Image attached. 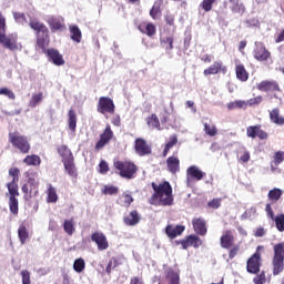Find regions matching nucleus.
I'll return each instance as SVG.
<instances>
[{"label": "nucleus", "instance_id": "obj_1", "mask_svg": "<svg viewBox=\"0 0 284 284\" xmlns=\"http://www.w3.org/2000/svg\"><path fill=\"white\" fill-rule=\"evenodd\" d=\"M151 187L154 193L149 199L150 205H162L163 207L174 205V195L170 182L164 181L160 184L152 182Z\"/></svg>", "mask_w": 284, "mask_h": 284}, {"label": "nucleus", "instance_id": "obj_2", "mask_svg": "<svg viewBox=\"0 0 284 284\" xmlns=\"http://www.w3.org/2000/svg\"><path fill=\"white\" fill-rule=\"evenodd\" d=\"M8 141L14 150L20 152V154H30L32 145L28 136L19 133V131L9 132Z\"/></svg>", "mask_w": 284, "mask_h": 284}, {"label": "nucleus", "instance_id": "obj_3", "mask_svg": "<svg viewBox=\"0 0 284 284\" xmlns=\"http://www.w3.org/2000/svg\"><path fill=\"white\" fill-rule=\"evenodd\" d=\"M113 166L118 171L119 176L121 179H126L128 181L135 179L136 173L139 172V166L134 164L132 161H115Z\"/></svg>", "mask_w": 284, "mask_h": 284}, {"label": "nucleus", "instance_id": "obj_4", "mask_svg": "<svg viewBox=\"0 0 284 284\" xmlns=\"http://www.w3.org/2000/svg\"><path fill=\"white\" fill-rule=\"evenodd\" d=\"M273 276H278L284 272V242H280L273 246Z\"/></svg>", "mask_w": 284, "mask_h": 284}, {"label": "nucleus", "instance_id": "obj_5", "mask_svg": "<svg viewBox=\"0 0 284 284\" xmlns=\"http://www.w3.org/2000/svg\"><path fill=\"white\" fill-rule=\"evenodd\" d=\"M19 182L11 181L7 184L9 192V210L13 216H19Z\"/></svg>", "mask_w": 284, "mask_h": 284}, {"label": "nucleus", "instance_id": "obj_6", "mask_svg": "<svg viewBox=\"0 0 284 284\" xmlns=\"http://www.w3.org/2000/svg\"><path fill=\"white\" fill-rule=\"evenodd\" d=\"M0 43L10 52H19L23 50V44L19 42V33L13 32L6 36V33L0 38Z\"/></svg>", "mask_w": 284, "mask_h": 284}, {"label": "nucleus", "instance_id": "obj_7", "mask_svg": "<svg viewBox=\"0 0 284 284\" xmlns=\"http://www.w3.org/2000/svg\"><path fill=\"white\" fill-rule=\"evenodd\" d=\"M265 250V246L258 245L256 252L246 262V272L248 274H258L261 272V266L263 265V260L261 258V252Z\"/></svg>", "mask_w": 284, "mask_h": 284}, {"label": "nucleus", "instance_id": "obj_8", "mask_svg": "<svg viewBox=\"0 0 284 284\" xmlns=\"http://www.w3.org/2000/svg\"><path fill=\"white\" fill-rule=\"evenodd\" d=\"M97 112L103 114L105 119H108V114H114V112H116L114 100L110 97H100L97 104Z\"/></svg>", "mask_w": 284, "mask_h": 284}, {"label": "nucleus", "instance_id": "obj_9", "mask_svg": "<svg viewBox=\"0 0 284 284\" xmlns=\"http://www.w3.org/2000/svg\"><path fill=\"white\" fill-rule=\"evenodd\" d=\"M256 89L260 92H265L270 95V99H278L276 92H281V84H278L275 80H263L257 83Z\"/></svg>", "mask_w": 284, "mask_h": 284}, {"label": "nucleus", "instance_id": "obj_10", "mask_svg": "<svg viewBox=\"0 0 284 284\" xmlns=\"http://www.w3.org/2000/svg\"><path fill=\"white\" fill-rule=\"evenodd\" d=\"M22 192L26 199L39 196V181L34 178H29L28 182L22 186Z\"/></svg>", "mask_w": 284, "mask_h": 284}, {"label": "nucleus", "instance_id": "obj_11", "mask_svg": "<svg viewBox=\"0 0 284 284\" xmlns=\"http://www.w3.org/2000/svg\"><path fill=\"white\" fill-rule=\"evenodd\" d=\"M246 136L248 139H258L260 141H267L270 139V134L262 129L261 124L247 126Z\"/></svg>", "mask_w": 284, "mask_h": 284}, {"label": "nucleus", "instance_id": "obj_12", "mask_svg": "<svg viewBox=\"0 0 284 284\" xmlns=\"http://www.w3.org/2000/svg\"><path fill=\"white\" fill-rule=\"evenodd\" d=\"M112 139H114V131H112V126H110V124H106L105 129L100 134V140L95 143L97 152L103 150L104 145H108Z\"/></svg>", "mask_w": 284, "mask_h": 284}, {"label": "nucleus", "instance_id": "obj_13", "mask_svg": "<svg viewBox=\"0 0 284 284\" xmlns=\"http://www.w3.org/2000/svg\"><path fill=\"white\" fill-rule=\"evenodd\" d=\"M91 241L95 243L99 252H105L110 247V242H108V236L103 232L95 231L91 234Z\"/></svg>", "mask_w": 284, "mask_h": 284}, {"label": "nucleus", "instance_id": "obj_14", "mask_svg": "<svg viewBox=\"0 0 284 284\" xmlns=\"http://www.w3.org/2000/svg\"><path fill=\"white\" fill-rule=\"evenodd\" d=\"M134 150L139 156H148L152 154V145H150L143 138L135 139Z\"/></svg>", "mask_w": 284, "mask_h": 284}, {"label": "nucleus", "instance_id": "obj_15", "mask_svg": "<svg viewBox=\"0 0 284 284\" xmlns=\"http://www.w3.org/2000/svg\"><path fill=\"white\" fill-rule=\"evenodd\" d=\"M207 176L199 166L191 165L186 169V183L190 185L192 181H203V178Z\"/></svg>", "mask_w": 284, "mask_h": 284}, {"label": "nucleus", "instance_id": "obj_16", "mask_svg": "<svg viewBox=\"0 0 284 284\" xmlns=\"http://www.w3.org/2000/svg\"><path fill=\"white\" fill-rule=\"evenodd\" d=\"M48 61L53 63V65H65V60L63 59V54L59 52L57 49H42Z\"/></svg>", "mask_w": 284, "mask_h": 284}, {"label": "nucleus", "instance_id": "obj_17", "mask_svg": "<svg viewBox=\"0 0 284 284\" xmlns=\"http://www.w3.org/2000/svg\"><path fill=\"white\" fill-rule=\"evenodd\" d=\"M265 212L267 216H270V219L274 221L276 230H278L280 232H284V214L281 213V214L274 215V210H272V204H266Z\"/></svg>", "mask_w": 284, "mask_h": 284}, {"label": "nucleus", "instance_id": "obj_18", "mask_svg": "<svg viewBox=\"0 0 284 284\" xmlns=\"http://www.w3.org/2000/svg\"><path fill=\"white\" fill-rule=\"evenodd\" d=\"M253 57L256 61L263 62L272 59V52L265 48V44L260 43L255 47L253 51Z\"/></svg>", "mask_w": 284, "mask_h": 284}, {"label": "nucleus", "instance_id": "obj_19", "mask_svg": "<svg viewBox=\"0 0 284 284\" xmlns=\"http://www.w3.org/2000/svg\"><path fill=\"white\" fill-rule=\"evenodd\" d=\"M235 241L236 237L234 236V232H232V230H226L220 237V245L223 250H230L231 247H234Z\"/></svg>", "mask_w": 284, "mask_h": 284}, {"label": "nucleus", "instance_id": "obj_20", "mask_svg": "<svg viewBox=\"0 0 284 284\" xmlns=\"http://www.w3.org/2000/svg\"><path fill=\"white\" fill-rule=\"evenodd\" d=\"M192 225L195 234L199 236H205L207 234V222L203 217H194Z\"/></svg>", "mask_w": 284, "mask_h": 284}, {"label": "nucleus", "instance_id": "obj_21", "mask_svg": "<svg viewBox=\"0 0 284 284\" xmlns=\"http://www.w3.org/2000/svg\"><path fill=\"white\" fill-rule=\"evenodd\" d=\"M37 37V45L40 50H45L48 45H50V30L44 28V30L39 31Z\"/></svg>", "mask_w": 284, "mask_h": 284}, {"label": "nucleus", "instance_id": "obj_22", "mask_svg": "<svg viewBox=\"0 0 284 284\" xmlns=\"http://www.w3.org/2000/svg\"><path fill=\"white\" fill-rule=\"evenodd\" d=\"M220 72L225 74V72H227V67L223 65V62L221 61H215L203 71V74L204 77H211V74H220Z\"/></svg>", "mask_w": 284, "mask_h": 284}, {"label": "nucleus", "instance_id": "obj_23", "mask_svg": "<svg viewBox=\"0 0 284 284\" xmlns=\"http://www.w3.org/2000/svg\"><path fill=\"white\" fill-rule=\"evenodd\" d=\"M166 169L171 174L181 172V160L176 155H171L166 159Z\"/></svg>", "mask_w": 284, "mask_h": 284}, {"label": "nucleus", "instance_id": "obj_24", "mask_svg": "<svg viewBox=\"0 0 284 284\" xmlns=\"http://www.w3.org/2000/svg\"><path fill=\"white\" fill-rule=\"evenodd\" d=\"M181 245L183 250H187V247H201L203 245V241L199 235H189L185 240L181 241Z\"/></svg>", "mask_w": 284, "mask_h": 284}, {"label": "nucleus", "instance_id": "obj_25", "mask_svg": "<svg viewBox=\"0 0 284 284\" xmlns=\"http://www.w3.org/2000/svg\"><path fill=\"white\" fill-rule=\"evenodd\" d=\"M123 223L126 224L129 227H134V225H139V223H141V215L139 214V211H131L128 215L123 217Z\"/></svg>", "mask_w": 284, "mask_h": 284}, {"label": "nucleus", "instance_id": "obj_26", "mask_svg": "<svg viewBox=\"0 0 284 284\" xmlns=\"http://www.w3.org/2000/svg\"><path fill=\"white\" fill-rule=\"evenodd\" d=\"M229 8L233 14H239V17H243L245 14L246 8L241 0H229Z\"/></svg>", "mask_w": 284, "mask_h": 284}, {"label": "nucleus", "instance_id": "obj_27", "mask_svg": "<svg viewBox=\"0 0 284 284\" xmlns=\"http://www.w3.org/2000/svg\"><path fill=\"white\" fill-rule=\"evenodd\" d=\"M182 232H185V226L183 225L173 226L172 224H169L165 227V233L169 239H176V236H181Z\"/></svg>", "mask_w": 284, "mask_h": 284}, {"label": "nucleus", "instance_id": "obj_28", "mask_svg": "<svg viewBox=\"0 0 284 284\" xmlns=\"http://www.w3.org/2000/svg\"><path fill=\"white\" fill-rule=\"evenodd\" d=\"M58 154L62 159V163H65L68 161H72L74 159V154H72V151L68 148V145L62 144L58 146Z\"/></svg>", "mask_w": 284, "mask_h": 284}, {"label": "nucleus", "instance_id": "obj_29", "mask_svg": "<svg viewBox=\"0 0 284 284\" xmlns=\"http://www.w3.org/2000/svg\"><path fill=\"white\" fill-rule=\"evenodd\" d=\"M48 24L51 29V32L62 31L65 28V23H63V19L51 17L48 20Z\"/></svg>", "mask_w": 284, "mask_h": 284}, {"label": "nucleus", "instance_id": "obj_30", "mask_svg": "<svg viewBox=\"0 0 284 284\" xmlns=\"http://www.w3.org/2000/svg\"><path fill=\"white\" fill-rule=\"evenodd\" d=\"M62 163L64 165V172H67V174L71 176V179H77V176H79V172L77 171V164L74 163V159L69 160L67 162H62Z\"/></svg>", "mask_w": 284, "mask_h": 284}, {"label": "nucleus", "instance_id": "obj_31", "mask_svg": "<svg viewBox=\"0 0 284 284\" xmlns=\"http://www.w3.org/2000/svg\"><path fill=\"white\" fill-rule=\"evenodd\" d=\"M22 163L29 168H39V165H41V156L37 154L26 155V158L22 160Z\"/></svg>", "mask_w": 284, "mask_h": 284}, {"label": "nucleus", "instance_id": "obj_32", "mask_svg": "<svg viewBox=\"0 0 284 284\" xmlns=\"http://www.w3.org/2000/svg\"><path fill=\"white\" fill-rule=\"evenodd\" d=\"M270 120L271 123H274L275 125H284V118L281 116V109L274 108L270 111Z\"/></svg>", "mask_w": 284, "mask_h": 284}, {"label": "nucleus", "instance_id": "obj_33", "mask_svg": "<svg viewBox=\"0 0 284 284\" xmlns=\"http://www.w3.org/2000/svg\"><path fill=\"white\" fill-rule=\"evenodd\" d=\"M18 239L21 245H26L28 239H30V232L28 231V226L26 224H20L18 229Z\"/></svg>", "mask_w": 284, "mask_h": 284}, {"label": "nucleus", "instance_id": "obj_34", "mask_svg": "<svg viewBox=\"0 0 284 284\" xmlns=\"http://www.w3.org/2000/svg\"><path fill=\"white\" fill-rule=\"evenodd\" d=\"M179 143V135L176 134H172L169 138V142L165 144L163 151H162V156H168V154H170V150H172V148H174V145H178Z\"/></svg>", "mask_w": 284, "mask_h": 284}, {"label": "nucleus", "instance_id": "obj_35", "mask_svg": "<svg viewBox=\"0 0 284 284\" xmlns=\"http://www.w3.org/2000/svg\"><path fill=\"white\" fill-rule=\"evenodd\" d=\"M165 280L169 284H181V275L172 268H169L165 273Z\"/></svg>", "mask_w": 284, "mask_h": 284}, {"label": "nucleus", "instance_id": "obj_36", "mask_svg": "<svg viewBox=\"0 0 284 284\" xmlns=\"http://www.w3.org/2000/svg\"><path fill=\"white\" fill-rule=\"evenodd\" d=\"M146 125L151 128V130H159L161 131V121L156 113H153L146 118Z\"/></svg>", "mask_w": 284, "mask_h": 284}, {"label": "nucleus", "instance_id": "obj_37", "mask_svg": "<svg viewBox=\"0 0 284 284\" xmlns=\"http://www.w3.org/2000/svg\"><path fill=\"white\" fill-rule=\"evenodd\" d=\"M235 74H236V79H239V81L245 82V81H247V79H250V73L245 69V65H243V64H236Z\"/></svg>", "mask_w": 284, "mask_h": 284}, {"label": "nucleus", "instance_id": "obj_38", "mask_svg": "<svg viewBox=\"0 0 284 284\" xmlns=\"http://www.w3.org/2000/svg\"><path fill=\"white\" fill-rule=\"evenodd\" d=\"M139 30L142 34H146V37H154V34H156V26L152 22H149L145 26L140 24Z\"/></svg>", "mask_w": 284, "mask_h": 284}, {"label": "nucleus", "instance_id": "obj_39", "mask_svg": "<svg viewBox=\"0 0 284 284\" xmlns=\"http://www.w3.org/2000/svg\"><path fill=\"white\" fill-rule=\"evenodd\" d=\"M77 111H74L73 109H70L68 112V125H69V130L71 132H77Z\"/></svg>", "mask_w": 284, "mask_h": 284}, {"label": "nucleus", "instance_id": "obj_40", "mask_svg": "<svg viewBox=\"0 0 284 284\" xmlns=\"http://www.w3.org/2000/svg\"><path fill=\"white\" fill-rule=\"evenodd\" d=\"M57 201H59V194H57V189L52 184H48L47 203H57Z\"/></svg>", "mask_w": 284, "mask_h": 284}, {"label": "nucleus", "instance_id": "obj_41", "mask_svg": "<svg viewBox=\"0 0 284 284\" xmlns=\"http://www.w3.org/2000/svg\"><path fill=\"white\" fill-rule=\"evenodd\" d=\"M29 27L31 28V30L36 32V34L48 28L43 22L39 21V19L37 18L30 19Z\"/></svg>", "mask_w": 284, "mask_h": 284}, {"label": "nucleus", "instance_id": "obj_42", "mask_svg": "<svg viewBox=\"0 0 284 284\" xmlns=\"http://www.w3.org/2000/svg\"><path fill=\"white\" fill-rule=\"evenodd\" d=\"M69 30H70L72 41H74L75 43H81V39L83 38V34L81 33V29H79L78 26L73 24L69 28Z\"/></svg>", "mask_w": 284, "mask_h": 284}, {"label": "nucleus", "instance_id": "obj_43", "mask_svg": "<svg viewBox=\"0 0 284 284\" xmlns=\"http://www.w3.org/2000/svg\"><path fill=\"white\" fill-rule=\"evenodd\" d=\"M119 205L122 207H130L132 203H134V197H132L128 193H123L119 199H118Z\"/></svg>", "mask_w": 284, "mask_h": 284}, {"label": "nucleus", "instance_id": "obj_44", "mask_svg": "<svg viewBox=\"0 0 284 284\" xmlns=\"http://www.w3.org/2000/svg\"><path fill=\"white\" fill-rule=\"evenodd\" d=\"M63 230L68 236H72L77 229L74 227V217H71L70 220H65L63 223Z\"/></svg>", "mask_w": 284, "mask_h": 284}, {"label": "nucleus", "instance_id": "obj_45", "mask_svg": "<svg viewBox=\"0 0 284 284\" xmlns=\"http://www.w3.org/2000/svg\"><path fill=\"white\" fill-rule=\"evenodd\" d=\"M282 196H283V190L277 187H274L267 194L268 201H272V203H276V201H280Z\"/></svg>", "mask_w": 284, "mask_h": 284}, {"label": "nucleus", "instance_id": "obj_46", "mask_svg": "<svg viewBox=\"0 0 284 284\" xmlns=\"http://www.w3.org/2000/svg\"><path fill=\"white\" fill-rule=\"evenodd\" d=\"M42 101L43 92L34 93L29 101V108H37Z\"/></svg>", "mask_w": 284, "mask_h": 284}, {"label": "nucleus", "instance_id": "obj_47", "mask_svg": "<svg viewBox=\"0 0 284 284\" xmlns=\"http://www.w3.org/2000/svg\"><path fill=\"white\" fill-rule=\"evenodd\" d=\"M161 45H165V50H174V37L170 36L160 40Z\"/></svg>", "mask_w": 284, "mask_h": 284}, {"label": "nucleus", "instance_id": "obj_48", "mask_svg": "<svg viewBox=\"0 0 284 284\" xmlns=\"http://www.w3.org/2000/svg\"><path fill=\"white\" fill-rule=\"evenodd\" d=\"M73 270L78 274H81V272L85 270V260H83L82 257L77 258L73 263Z\"/></svg>", "mask_w": 284, "mask_h": 284}, {"label": "nucleus", "instance_id": "obj_49", "mask_svg": "<svg viewBox=\"0 0 284 284\" xmlns=\"http://www.w3.org/2000/svg\"><path fill=\"white\" fill-rule=\"evenodd\" d=\"M204 132L207 134V136H216L219 134V129H216V125L204 123Z\"/></svg>", "mask_w": 284, "mask_h": 284}, {"label": "nucleus", "instance_id": "obj_50", "mask_svg": "<svg viewBox=\"0 0 284 284\" xmlns=\"http://www.w3.org/2000/svg\"><path fill=\"white\" fill-rule=\"evenodd\" d=\"M8 30V22L6 19V16H3V12L0 11V38L3 37V34H6Z\"/></svg>", "mask_w": 284, "mask_h": 284}, {"label": "nucleus", "instance_id": "obj_51", "mask_svg": "<svg viewBox=\"0 0 284 284\" xmlns=\"http://www.w3.org/2000/svg\"><path fill=\"white\" fill-rule=\"evenodd\" d=\"M214 3H216V0H203L200 3V8H202L204 12H211L212 8H214Z\"/></svg>", "mask_w": 284, "mask_h": 284}, {"label": "nucleus", "instance_id": "obj_52", "mask_svg": "<svg viewBox=\"0 0 284 284\" xmlns=\"http://www.w3.org/2000/svg\"><path fill=\"white\" fill-rule=\"evenodd\" d=\"M161 14H162L161 4H155L151 8L150 10L151 19H154V20L160 19Z\"/></svg>", "mask_w": 284, "mask_h": 284}, {"label": "nucleus", "instance_id": "obj_53", "mask_svg": "<svg viewBox=\"0 0 284 284\" xmlns=\"http://www.w3.org/2000/svg\"><path fill=\"white\" fill-rule=\"evenodd\" d=\"M261 103H263V95H257L246 101V105L250 108H256V105H261Z\"/></svg>", "mask_w": 284, "mask_h": 284}, {"label": "nucleus", "instance_id": "obj_54", "mask_svg": "<svg viewBox=\"0 0 284 284\" xmlns=\"http://www.w3.org/2000/svg\"><path fill=\"white\" fill-rule=\"evenodd\" d=\"M102 193H104L105 195L112 196V195L119 194V187L114 185H105L102 190Z\"/></svg>", "mask_w": 284, "mask_h": 284}, {"label": "nucleus", "instance_id": "obj_55", "mask_svg": "<svg viewBox=\"0 0 284 284\" xmlns=\"http://www.w3.org/2000/svg\"><path fill=\"white\" fill-rule=\"evenodd\" d=\"M13 19H14V21H17L20 26H26V23H28V19L26 18V13L13 12Z\"/></svg>", "mask_w": 284, "mask_h": 284}, {"label": "nucleus", "instance_id": "obj_56", "mask_svg": "<svg viewBox=\"0 0 284 284\" xmlns=\"http://www.w3.org/2000/svg\"><path fill=\"white\" fill-rule=\"evenodd\" d=\"M221 203H223V199L216 197L207 203V207L211 210H219V207H221Z\"/></svg>", "mask_w": 284, "mask_h": 284}, {"label": "nucleus", "instance_id": "obj_57", "mask_svg": "<svg viewBox=\"0 0 284 284\" xmlns=\"http://www.w3.org/2000/svg\"><path fill=\"white\" fill-rule=\"evenodd\" d=\"M253 283H254V284H264V283H267V277L265 276V271H262L260 274H257V275L253 278Z\"/></svg>", "mask_w": 284, "mask_h": 284}, {"label": "nucleus", "instance_id": "obj_58", "mask_svg": "<svg viewBox=\"0 0 284 284\" xmlns=\"http://www.w3.org/2000/svg\"><path fill=\"white\" fill-rule=\"evenodd\" d=\"M0 94L3 97H8V99H11V101H14V99H17V95H14V92H12V90L8 88H1Z\"/></svg>", "mask_w": 284, "mask_h": 284}, {"label": "nucleus", "instance_id": "obj_59", "mask_svg": "<svg viewBox=\"0 0 284 284\" xmlns=\"http://www.w3.org/2000/svg\"><path fill=\"white\" fill-rule=\"evenodd\" d=\"M109 172H110V165H108V162H105V160H101L99 164V173L108 174Z\"/></svg>", "mask_w": 284, "mask_h": 284}, {"label": "nucleus", "instance_id": "obj_60", "mask_svg": "<svg viewBox=\"0 0 284 284\" xmlns=\"http://www.w3.org/2000/svg\"><path fill=\"white\" fill-rule=\"evenodd\" d=\"M273 159H274L275 165H281V163H283L284 161V151L275 152Z\"/></svg>", "mask_w": 284, "mask_h": 284}, {"label": "nucleus", "instance_id": "obj_61", "mask_svg": "<svg viewBox=\"0 0 284 284\" xmlns=\"http://www.w3.org/2000/svg\"><path fill=\"white\" fill-rule=\"evenodd\" d=\"M19 174H21V171L18 168H11L9 170V176H12V181L19 182Z\"/></svg>", "mask_w": 284, "mask_h": 284}, {"label": "nucleus", "instance_id": "obj_62", "mask_svg": "<svg viewBox=\"0 0 284 284\" xmlns=\"http://www.w3.org/2000/svg\"><path fill=\"white\" fill-rule=\"evenodd\" d=\"M22 284H32L30 280V273L28 270L21 271Z\"/></svg>", "mask_w": 284, "mask_h": 284}, {"label": "nucleus", "instance_id": "obj_63", "mask_svg": "<svg viewBox=\"0 0 284 284\" xmlns=\"http://www.w3.org/2000/svg\"><path fill=\"white\" fill-rule=\"evenodd\" d=\"M229 250H230L229 251V258H234L239 254V252L241 251V246L233 244V246Z\"/></svg>", "mask_w": 284, "mask_h": 284}, {"label": "nucleus", "instance_id": "obj_64", "mask_svg": "<svg viewBox=\"0 0 284 284\" xmlns=\"http://www.w3.org/2000/svg\"><path fill=\"white\" fill-rule=\"evenodd\" d=\"M109 263H111L113 270L115 267H119V265H123V262L121 261V257H119V256L118 257H111Z\"/></svg>", "mask_w": 284, "mask_h": 284}]
</instances>
